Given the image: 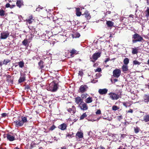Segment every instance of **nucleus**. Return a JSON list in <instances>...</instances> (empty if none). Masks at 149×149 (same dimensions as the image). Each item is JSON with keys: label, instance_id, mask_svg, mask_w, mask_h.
<instances>
[{"label": "nucleus", "instance_id": "obj_1", "mask_svg": "<svg viewBox=\"0 0 149 149\" xmlns=\"http://www.w3.org/2000/svg\"><path fill=\"white\" fill-rule=\"evenodd\" d=\"M27 122V120L26 117L22 116L21 120L18 119L17 120L14 121L13 124L16 127H18L22 126L25 123Z\"/></svg>", "mask_w": 149, "mask_h": 149}, {"label": "nucleus", "instance_id": "obj_2", "mask_svg": "<svg viewBox=\"0 0 149 149\" xmlns=\"http://www.w3.org/2000/svg\"><path fill=\"white\" fill-rule=\"evenodd\" d=\"M121 93L122 92L119 91L117 94L115 93L111 92L109 94V95L110 98L113 100H116L121 97Z\"/></svg>", "mask_w": 149, "mask_h": 149}, {"label": "nucleus", "instance_id": "obj_3", "mask_svg": "<svg viewBox=\"0 0 149 149\" xmlns=\"http://www.w3.org/2000/svg\"><path fill=\"white\" fill-rule=\"evenodd\" d=\"M58 88L57 84L54 82H52L47 87V90L52 92L56 91Z\"/></svg>", "mask_w": 149, "mask_h": 149}, {"label": "nucleus", "instance_id": "obj_4", "mask_svg": "<svg viewBox=\"0 0 149 149\" xmlns=\"http://www.w3.org/2000/svg\"><path fill=\"white\" fill-rule=\"evenodd\" d=\"M132 39L133 43H135L138 42H141L143 40V38L137 33L132 35Z\"/></svg>", "mask_w": 149, "mask_h": 149}, {"label": "nucleus", "instance_id": "obj_5", "mask_svg": "<svg viewBox=\"0 0 149 149\" xmlns=\"http://www.w3.org/2000/svg\"><path fill=\"white\" fill-rule=\"evenodd\" d=\"M88 88V87L86 85H81L79 88L78 91L80 93H84L86 92Z\"/></svg>", "mask_w": 149, "mask_h": 149}, {"label": "nucleus", "instance_id": "obj_6", "mask_svg": "<svg viewBox=\"0 0 149 149\" xmlns=\"http://www.w3.org/2000/svg\"><path fill=\"white\" fill-rule=\"evenodd\" d=\"M101 53L99 52L97 53H95L92 56V60L91 61L93 62H94L97 59L101 56Z\"/></svg>", "mask_w": 149, "mask_h": 149}, {"label": "nucleus", "instance_id": "obj_7", "mask_svg": "<svg viewBox=\"0 0 149 149\" xmlns=\"http://www.w3.org/2000/svg\"><path fill=\"white\" fill-rule=\"evenodd\" d=\"M121 71L120 69H117L113 71V76L115 77L118 78L121 74Z\"/></svg>", "mask_w": 149, "mask_h": 149}, {"label": "nucleus", "instance_id": "obj_8", "mask_svg": "<svg viewBox=\"0 0 149 149\" xmlns=\"http://www.w3.org/2000/svg\"><path fill=\"white\" fill-rule=\"evenodd\" d=\"M79 106L80 107L81 109L83 110H86L88 109V107L86 103L84 102L80 103Z\"/></svg>", "mask_w": 149, "mask_h": 149}, {"label": "nucleus", "instance_id": "obj_9", "mask_svg": "<svg viewBox=\"0 0 149 149\" xmlns=\"http://www.w3.org/2000/svg\"><path fill=\"white\" fill-rule=\"evenodd\" d=\"M9 34L8 31L3 32L1 33L0 38L1 39H6L8 36Z\"/></svg>", "mask_w": 149, "mask_h": 149}, {"label": "nucleus", "instance_id": "obj_10", "mask_svg": "<svg viewBox=\"0 0 149 149\" xmlns=\"http://www.w3.org/2000/svg\"><path fill=\"white\" fill-rule=\"evenodd\" d=\"M34 17L32 15H31L29 16L27 19H26V21L27 24H31L34 20Z\"/></svg>", "mask_w": 149, "mask_h": 149}, {"label": "nucleus", "instance_id": "obj_11", "mask_svg": "<svg viewBox=\"0 0 149 149\" xmlns=\"http://www.w3.org/2000/svg\"><path fill=\"white\" fill-rule=\"evenodd\" d=\"M107 91L108 90L106 88L100 89L98 92L100 95H105L107 93Z\"/></svg>", "mask_w": 149, "mask_h": 149}, {"label": "nucleus", "instance_id": "obj_12", "mask_svg": "<svg viewBox=\"0 0 149 149\" xmlns=\"http://www.w3.org/2000/svg\"><path fill=\"white\" fill-rule=\"evenodd\" d=\"M75 102L77 104H79L83 102V100L79 96L75 98Z\"/></svg>", "mask_w": 149, "mask_h": 149}, {"label": "nucleus", "instance_id": "obj_13", "mask_svg": "<svg viewBox=\"0 0 149 149\" xmlns=\"http://www.w3.org/2000/svg\"><path fill=\"white\" fill-rule=\"evenodd\" d=\"M25 80V77L24 74H21V76L20 77L18 81L19 83H20L24 81Z\"/></svg>", "mask_w": 149, "mask_h": 149}, {"label": "nucleus", "instance_id": "obj_14", "mask_svg": "<svg viewBox=\"0 0 149 149\" xmlns=\"http://www.w3.org/2000/svg\"><path fill=\"white\" fill-rule=\"evenodd\" d=\"M122 69L124 73H127L128 70V66L127 65H123L122 67Z\"/></svg>", "mask_w": 149, "mask_h": 149}, {"label": "nucleus", "instance_id": "obj_15", "mask_svg": "<svg viewBox=\"0 0 149 149\" xmlns=\"http://www.w3.org/2000/svg\"><path fill=\"white\" fill-rule=\"evenodd\" d=\"M82 15H84L88 19H89L91 18V16L87 10L85 11L84 13Z\"/></svg>", "mask_w": 149, "mask_h": 149}, {"label": "nucleus", "instance_id": "obj_16", "mask_svg": "<svg viewBox=\"0 0 149 149\" xmlns=\"http://www.w3.org/2000/svg\"><path fill=\"white\" fill-rule=\"evenodd\" d=\"M68 112L70 113L74 114L75 113L76 111V108L74 106H73L72 108H69L68 109Z\"/></svg>", "mask_w": 149, "mask_h": 149}, {"label": "nucleus", "instance_id": "obj_17", "mask_svg": "<svg viewBox=\"0 0 149 149\" xmlns=\"http://www.w3.org/2000/svg\"><path fill=\"white\" fill-rule=\"evenodd\" d=\"M67 126L65 123H63L60 125L58 127L62 130H64L66 129Z\"/></svg>", "mask_w": 149, "mask_h": 149}, {"label": "nucleus", "instance_id": "obj_18", "mask_svg": "<svg viewBox=\"0 0 149 149\" xmlns=\"http://www.w3.org/2000/svg\"><path fill=\"white\" fill-rule=\"evenodd\" d=\"M143 101L148 103L149 102V95L145 94L143 96Z\"/></svg>", "mask_w": 149, "mask_h": 149}, {"label": "nucleus", "instance_id": "obj_19", "mask_svg": "<svg viewBox=\"0 0 149 149\" xmlns=\"http://www.w3.org/2000/svg\"><path fill=\"white\" fill-rule=\"evenodd\" d=\"M70 56L71 57H73L74 55H76L78 54V52L73 49L70 52Z\"/></svg>", "mask_w": 149, "mask_h": 149}, {"label": "nucleus", "instance_id": "obj_20", "mask_svg": "<svg viewBox=\"0 0 149 149\" xmlns=\"http://www.w3.org/2000/svg\"><path fill=\"white\" fill-rule=\"evenodd\" d=\"M93 98L92 97L89 96L85 100L86 103H90L93 102Z\"/></svg>", "mask_w": 149, "mask_h": 149}, {"label": "nucleus", "instance_id": "obj_21", "mask_svg": "<svg viewBox=\"0 0 149 149\" xmlns=\"http://www.w3.org/2000/svg\"><path fill=\"white\" fill-rule=\"evenodd\" d=\"M7 138L8 140L10 141H13L15 140V137L9 134L7 135Z\"/></svg>", "mask_w": 149, "mask_h": 149}, {"label": "nucleus", "instance_id": "obj_22", "mask_svg": "<svg viewBox=\"0 0 149 149\" xmlns=\"http://www.w3.org/2000/svg\"><path fill=\"white\" fill-rule=\"evenodd\" d=\"M76 138H81L83 137V134L82 132H77L76 134Z\"/></svg>", "mask_w": 149, "mask_h": 149}, {"label": "nucleus", "instance_id": "obj_23", "mask_svg": "<svg viewBox=\"0 0 149 149\" xmlns=\"http://www.w3.org/2000/svg\"><path fill=\"white\" fill-rule=\"evenodd\" d=\"M143 120L145 122H147L149 121V115L147 114L143 117Z\"/></svg>", "mask_w": 149, "mask_h": 149}, {"label": "nucleus", "instance_id": "obj_24", "mask_svg": "<svg viewBox=\"0 0 149 149\" xmlns=\"http://www.w3.org/2000/svg\"><path fill=\"white\" fill-rule=\"evenodd\" d=\"M23 1L22 0H17L16 2V4L17 6L20 8L23 5Z\"/></svg>", "mask_w": 149, "mask_h": 149}, {"label": "nucleus", "instance_id": "obj_25", "mask_svg": "<svg viewBox=\"0 0 149 149\" xmlns=\"http://www.w3.org/2000/svg\"><path fill=\"white\" fill-rule=\"evenodd\" d=\"M106 24L108 27H111L113 25L114 23L111 21H109L107 22Z\"/></svg>", "mask_w": 149, "mask_h": 149}, {"label": "nucleus", "instance_id": "obj_26", "mask_svg": "<svg viewBox=\"0 0 149 149\" xmlns=\"http://www.w3.org/2000/svg\"><path fill=\"white\" fill-rule=\"evenodd\" d=\"M80 9L79 8H76V15L77 16H80L81 15V12L80 11Z\"/></svg>", "mask_w": 149, "mask_h": 149}, {"label": "nucleus", "instance_id": "obj_27", "mask_svg": "<svg viewBox=\"0 0 149 149\" xmlns=\"http://www.w3.org/2000/svg\"><path fill=\"white\" fill-rule=\"evenodd\" d=\"M19 68H22L24 66V63L23 61H20L17 63Z\"/></svg>", "mask_w": 149, "mask_h": 149}, {"label": "nucleus", "instance_id": "obj_28", "mask_svg": "<svg viewBox=\"0 0 149 149\" xmlns=\"http://www.w3.org/2000/svg\"><path fill=\"white\" fill-rule=\"evenodd\" d=\"M132 53L133 54H137L138 53V49L136 48H132Z\"/></svg>", "mask_w": 149, "mask_h": 149}, {"label": "nucleus", "instance_id": "obj_29", "mask_svg": "<svg viewBox=\"0 0 149 149\" xmlns=\"http://www.w3.org/2000/svg\"><path fill=\"white\" fill-rule=\"evenodd\" d=\"M28 39L26 38L22 41V43L23 45L26 46L28 45Z\"/></svg>", "mask_w": 149, "mask_h": 149}, {"label": "nucleus", "instance_id": "obj_30", "mask_svg": "<svg viewBox=\"0 0 149 149\" xmlns=\"http://www.w3.org/2000/svg\"><path fill=\"white\" fill-rule=\"evenodd\" d=\"M38 64L40 69H42L44 68L43 62L42 61H40L38 63Z\"/></svg>", "mask_w": 149, "mask_h": 149}, {"label": "nucleus", "instance_id": "obj_31", "mask_svg": "<svg viewBox=\"0 0 149 149\" xmlns=\"http://www.w3.org/2000/svg\"><path fill=\"white\" fill-rule=\"evenodd\" d=\"M88 96V95L87 93H83L81 95V97L83 100L86 98Z\"/></svg>", "mask_w": 149, "mask_h": 149}, {"label": "nucleus", "instance_id": "obj_32", "mask_svg": "<svg viewBox=\"0 0 149 149\" xmlns=\"http://www.w3.org/2000/svg\"><path fill=\"white\" fill-rule=\"evenodd\" d=\"M129 59L128 58H125L123 60V63L124 64V65H127L129 63Z\"/></svg>", "mask_w": 149, "mask_h": 149}, {"label": "nucleus", "instance_id": "obj_33", "mask_svg": "<svg viewBox=\"0 0 149 149\" xmlns=\"http://www.w3.org/2000/svg\"><path fill=\"white\" fill-rule=\"evenodd\" d=\"M123 104L124 106L127 107L130 106L131 105V104L130 102H123Z\"/></svg>", "mask_w": 149, "mask_h": 149}, {"label": "nucleus", "instance_id": "obj_34", "mask_svg": "<svg viewBox=\"0 0 149 149\" xmlns=\"http://www.w3.org/2000/svg\"><path fill=\"white\" fill-rule=\"evenodd\" d=\"M87 115H86V113H83L80 116V119L81 120H83L84 118L87 117Z\"/></svg>", "mask_w": 149, "mask_h": 149}, {"label": "nucleus", "instance_id": "obj_35", "mask_svg": "<svg viewBox=\"0 0 149 149\" xmlns=\"http://www.w3.org/2000/svg\"><path fill=\"white\" fill-rule=\"evenodd\" d=\"M10 60L8 59H5L3 61V64L5 65H7L8 63L10 62Z\"/></svg>", "mask_w": 149, "mask_h": 149}, {"label": "nucleus", "instance_id": "obj_36", "mask_svg": "<svg viewBox=\"0 0 149 149\" xmlns=\"http://www.w3.org/2000/svg\"><path fill=\"white\" fill-rule=\"evenodd\" d=\"M5 15V11L2 10H0V16H4Z\"/></svg>", "mask_w": 149, "mask_h": 149}, {"label": "nucleus", "instance_id": "obj_37", "mask_svg": "<svg viewBox=\"0 0 149 149\" xmlns=\"http://www.w3.org/2000/svg\"><path fill=\"white\" fill-rule=\"evenodd\" d=\"M140 64L141 63L136 60H134L133 61V64L134 65H140Z\"/></svg>", "mask_w": 149, "mask_h": 149}, {"label": "nucleus", "instance_id": "obj_38", "mask_svg": "<svg viewBox=\"0 0 149 149\" xmlns=\"http://www.w3.org/2000/svg\"><path fill=\"white\" fill-rule=\"evenodd\" d=\"M119 107L116 106H113L112 107V110L114 111H116L119 109Z\"/></svg>", "mask_w": 149, "mask_h": 149}, {"label": "nucleus", "instance_id": "obj_39", "mask_svg": "<svg viewBox=\"0 0 149 149\" xmlns=\"http://www.w3.org/2000/svg\"><path fill=\"white\" fill-rule=\"evenodd\" d=\"M146 12L147 13L146 15V16L148 17L149 16V8L148 7L147 8V9Z\"/></svg>", "mask_w": 149, "mask_h": 149}, {"label": "nucleus", "instance_id": "obj_40", "mask_svg": "<svg viewBox=\"0 0 149 149\" xmlns=\"http://www.w3.org/2000/svg\"><path fill=\"white\" fill-rule=\"evenodd\" d=\"M73 133H72V134H66V137H68L69 138H71L73 137Z\"/></svg>", "mask_w": 149, "mask_h": 149}, {"label": "nucleus", "instance_id": "obj_41", "mask_svg": "<svg viewBox=\"0 0 149 149\" xmlns=\"http://www.w3.org/2000/svg\"><path fill=\"white\" fill-rule=\"evenodd\" d=\"M101 71H102V70H101V68H97V69L95 70V72H101Z\"/></svg>", "mask_w": 149, "mask_h": 149}, {"label": "nucleus", "instance_id": "obj_42", "mask_svg": "<svg viewBox=\"0 0 149 149\" xmlns=\"http://www.w3.org/2000/svg\"><path fill=\"white\" fill-rule=\"evenodd\" d=\"M56 128V127L54 125H53L49 128V130H54Z\"/></svg>", "mask_w": 149, "mask_h": 149}, {"label": "nucleus", "instance_id": "obj_43", "mask_svg": "<svg viewBox=\"0 0 149 149\" xmlns=\"http://www.w3.org/2000/svg\"><path fill=\"white\" fill-rule=\"evenodd\" d=\"M96 114H101V111L100 109L98 110L95 113Z\"/></svg>", "mask_w": 149, "mask_h": 149}, {"label": "nucleus", "instance_id": "obj_44", "mask_svg": "<svg viewBox=\"0 0 149 149\" xmlns=\"http://www.w3.org/2000/svg\"><path fill=\"white\" fill-rule=\"evenodd\" d=\"M79 75L80 76H82L83 74V72L82 71H79Z\"/></svg>", "mask_w": 149, "mask_h": 149}, {"label": "nucleus", "instance_id": "obj_45", "mask_svg": "<svg viewBox=\"0 0 149 149\" xmlns=\"http://www.w3.org/2000/svg\"><path fill=\"white\" fill-rule=\"evenodd\" d=\"M1 117H5L7 115V114L6 113H3L1 114Z\"/></svg>", "mask_w": 149, "mask_h": 149}, {"label": "nucleus", "instance_id": "obj_46", "mask_svg": "<svg viewBox=\"0 0 149 149\" xmlns=\"http://www.w3.org/2000/svg\"><path fill=\"white\" fill-rule=\"evenodd\" d=\"M134 131H135V132L136 133H138L139 132V128L137 127L135 128L134 129Z\"/></svg>", "mask_w": 149, "mask_h": 149}, {"label": "nucleus", "instance_id": "obj_47", "mask_svg": "<svg viewBox=\"0 0 149 149\" xmlns=\"http://www.w3.org/2000/svg\"><path fill=\"white\" fill-rule=\"evenodd\" d=\"M35 29L34 28H33L32 30H31V38H32V34H34V33H33V32H35Z\"/></svg>", "mask_w": 149, "mask_h": 149}, {"label": "nucleus", "instance_id": "obj_48", "mask_svg": "<svg viewBox=\"0 0 149 149\" xmlns=\"http://www.w3.org/2000/svg\"><path fill=\"white\" fill-rule=\"evenodd\" d=\"M40 8L41 9H42V7H41V6H39L38 8H37L36 10L37 11H38L39 10V8Z\"/></svg>", "mask_w": 149, "mask_h": 149}, {"label": "nucleus", "instance_id": "obj_49", "mask_svg": "<svg viewBox=\"0 0 149 149\" xmlns=\"http://www.w3.org/2000/svg\"><path fill=\"white\" fill-rule=\"evenodd\" d=\"M122 118V116H120L118 117V120L119 121H120Z\"/></svg>", "mask_w": 149, "mask_h": 149}, {"label": "nucleus", "instance_id": "obj_50", "mask_svg": "<svg viewBox=\"0 0 149 149\" xmlns=\"http://www.w3.org/2000/svg\"><path fill=\"white\" fill-rule=\"evenodd\" d=\"M98 63L97 62H96V63H95L93 65V66L94 67H96L97 66H98Z\"/></svg>", "mask_w": 149, "mask_h": 149}, {"label": "nucleus", "instance_id": "obj_51", "mask_svg": "<svg viewBox=\"0 0 149 149\" xmlns=\"http://www.w3.org/2000/svg\"><path fill=\"white\" fill-rule=\"evenodd\" d=\"M133 111L131 109H130L127 112L132 113H133Z\"/></svg>", "mask_w": 149, "mask_h": 149}, {"label": "nucleus", "instance_id": "obj_52", "mask_svg": "<svg viewBox=\"0 0 149 149\" xmlns=\"http://www.w3.org/2000/svg\"><path fill=\"white\" fill-rule=\"evenodd\" d=\"M61 149H67V146H65L61 147Z\"/></svg>", "mask_w": 149, "mask_h": 149}, {"label": "nucleus", "instance_id": "obj_53", "mask_svg": "<svg viewBox=\"0 0 149 149\" xmlns=\"http://www.w3.org/2000/svg\"><path fill=\"white\" fill-rule=\"evenodd\" d=\"M112 120V118L111 117H110V118L108 117L107 118V120H109V121H111Z\"/></svg>", "mask_w": 149, "mask_h": 149}, {"label": "nucleus", "instance_id": "obj_54", "mask_svg": "<svg viewBox=\"0 0 149 149\" xmlns=\"http://www.w3.org/2000/svg\"><path fill=\"white\" fill-rule=\"evenodd\" d=\"M10 4L9 3H7L6 4V8H8L10 7Z\"/></svg>", "mask_w": 149, "mask_h": 149}, {"label": "nucleus", "instance_id": "obj_55", "mask_svg": "<svg viewBox=\"0 0 149 149\" xmlns=\"http://www.w3.org/2000/svg\"><path fill=\"white\" fill-rule=\"evenodd\" d=\"M109 58H107L106 59V60L105 61V63L107 62L108 61H109Z\"/></svg>", "mask_w": 149, "mask_h": 149}, {"label": "nucleus", "instance_id": "obj_56", "mask_svg": "<svg viewBox=\"0 0 149 149\" xmlns=\"http://www.w3.org/2000/svg\"><path fill=\"white\" fill-rule=\"evenodd\" d=\"M100 149H105L103 147L101 146L100 147Z\"/></svg>", "mask_w": 149, "mask_h": 149}, {"label": "nucleus", "instance_id": "obj_57", "mask_svg": "<svg viewBox=\"0 0 149 149\" xmlns=\"http://www.w3.org/2000/svg\"><path fill=\"white\" fill-rule=\"evenodd\" d=\"M3 64V63H2L1 62H0V65L1 66Z\"/></svg>", "mask_w": 149, "mask_h": 149}, {"label": "nucleus", "instance_id": "obj_58", "mask_svg": "<svg viewBox=\"0 0 149 149\" xmlns=\"http://www.w3.org/2000/svg\"><path fill=\"white\" fill-rule=\"evenodd\" d=\"M133 15H130L129 17H131L133 18Z\"/></svg>", "mask_w": 149, "mask_h": 149}, {"label": "nucleus", "instance_id": "obj_59", "mask_svg": "<svg viewBox=\"0 0 149 149\" xmlns=\"http://www.w3.org/2000/svg\"><path fill=\"white\" fill-rule=\"evenodd\" d=\"M113 81L115 82H116L118 80L117 79H115L113 80Z\"/></svg>", "mask_w": 149, "mask_h": 149}, {"label": "nucleus", "instance_id": "obj_60", "mask_svg": "<svg viewBox=\"0 0 149 149\" xmlns=\"http://www.w3.org/2000/svg\"><path fill=\"white\" fill-rule=\"evenodd\" d=\"M14 149H20L19 148H18L17 147H15Z\"/></svg>", "mask_w": 149, "mask_h": 149}, {"label": "nucleus", "instance_id": "obj_61", "mask_svg": "<svg viewBox=\"0 0 149 149\" xmlns=\"http://www.w3.org/2000/svg\"><path fill=\"white\" fill-rule=\"evenodd\" d=\"M106 13H108V14H110L111 13V12L110 11H108Z\"/></svg>", "mask_w": 149, "mask_h": 149}, {"label": "nucleus", "instance_id": "obj_62", "mask_svg": "<svg viewBox=\"0 0 149 149\" xmlns=\"http://www.w3.org/2000/svg\"><path fill=\"white\" fill-rule=\"evenodd\" d=\"M147 64L149 65V59L148 61Z\"/></svg>", "mask_w": 149, "mask_h": 149}, {"label": "nucleus", "instance_id": "obj_63", "mask_svg": "<svg viewBox=\"0 0 149 149\" xmlns=\"http://www.w3.org/2000/svg\"><path fill=\"white\" fill-rule=\"evenodd\" d=\"M147 3L149 5V0H147Z\"/></svg>", "mask_w": 149, "mask_h": 149}, {"label": "nucleus", "instance_id": "obj_64", "mask_svg": "<svg viewBox=\"0 0 149 149\" xmlns=\"http://www.w3.org/2000/svg\"><path fill=\"white\" fill-rule=\"evenodd\" d=\"M113 36H112V35L111 34H110V36H109V37H112Z\"/></svg>", "mask_w": 149, "mask_h": 149}]
</instances>
